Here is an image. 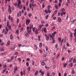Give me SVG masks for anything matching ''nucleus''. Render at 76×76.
Instances as JSON below:
<instances>
[{
    "mask_svg": "<svg viewBox=\"0 0 76 76\" xmlns=\"http://www.w3.org/2000/svg\"><path fill=\"white\" fill-rule=\"evenodd\" d=\"M18 0V4L17 5V7L18 8H19L20 9H21L22 8V4H21V1L20 0ZM21 4V5H20Z\"/></svg>",
    "mask_w": 76,
    "mask_h": 76,
    "instance_id": "nucleus-1",
    "label": "nucleus"
},
{
    "mask_svg": "<svg viewBox=\"0 0 76 76\" xmlns=\"http://www.w3.org/2000/svg\"><path fill=\"white\" fill-rule=\"evenodd\" d=\"M49 36L50 37V38H52V40H53L52 43H55V42L56 41V40L54 39V38L53 37V36L51 35V34H49Z\"/></svg>",
    "mask_w": 76,
    "mask_h": 76,
    "instance_id": "nucleus-2",
    "label": "nucleus"
},
{
    "mask_svg": "<svg viewBox=\"0 0 76 76\" xmlns=\"http://www.w3.org/2000/svg\"><path fill=\"white\" fill-rule=\"evenodd\" d=\"M27 31L28 34H30V33L31 32V29L29 28V27H27Z\"/></svg>",
    "mask_w": 76,
    "mask_h": 76,
    "instance_id": "nucleus-3",
    "label": "nucleus"
},
{
    "mask_svg": "<svg viewBox=\"0 0 76 76\" xmlns=\"http://www.w3.org/2000/svg\"><path fill=\"white\" fill-rule=\"evenodd\" d=\"M31 22V20L27 19L26 20V25H28Z\"/></svg>",
    "mask_w": 76,
    "mask_h": 76,
    "instance_id": "nucleus-4",
    "label": "nucleus"
},
{
    "mask_svg": "<svg viewBox=\"0 0 76 76\" xmlns=\"http://www.w3.org/2000/svg\"><path fill=\"white\" fill-rule=\"evenodd\" d=\"M32 7H36L37 6V4H34V1H33L32 3Z\"/></svg>",
    "mask_w": 76,
    "mask_h": 76,
    "instance_id": "nucleus-5",
    "label": "nucleus"
},
{
    "mask_svg": "<svg viewBox=\"0 0 76 76\" xmlns=\"http://www.w3.org/2000/svg\"><path fill=\"white\" fill-rule=\"evenodd\" d=\"M39 73H41V75L42 76L44 75V73L43 72V71H42V70L40 69L39 71Z\"/></svg>",
    "mask_w": 76,
    "mask_h": 76,
    "instance_id": "nucleus-6",
    "label": "nucleus"
},
{
    "mask_svg": "<svg viewBox=\"0 0 76 76\" xmlns=\"http://www.w3.org/2000/svg\"><path fill=\"white\" fill-rule=\"evenodd\" d=\"M58 21L59 22H61V19L59 17L58 18Z\"/></svg>",
    "mask_w": 76,
    "mask_h": 76,
    "instance_id": "nucleus-7",
    "label": "nucleus"
},
{
    "mask_svg": "<svg viewBox=\"0 0 76 76\" xmlns=\"http://www.w3.org/2000/svg\"><path fill=\"white\" fill-rule=\"evenodd\" d=\"M10 39H13V36L12 34L10 35Z\"/></svg>",
    "mask_w": 76,
    "mask_h": 76,
    "instance_id": "nucleus-8",
    "label": "nucleus"
},
{
    "mask_svg": "<svg viewBox=\"0 0 76 76\" xmlns=\"http://www.w3.org/2000/svg\"><path fill=\"white\" fill-rule=\"evenodd\" d=\"M44 31L45 33L47 32V28L46 27L44 28Z\"/></svg>",
    "mask_w": 76,
    "mask_h": 76,
    "instance_id": "nucleus-9",
    "label": "nucleus"
},
{
    "mask_svg": "<svg viewBox=\"0 0 76 76\" xmlns=\"http://www.w3.org/2000/svg\"><path fill=\"white\" fill-rule=\"evenodd\" d=\"M9 10L10 12H12V10H11V9H10V5H9Z\"/></svg>",
    "mask_w": 76,
    "mask_h": 76,
    "instance_id": "nucleus-10",
    "label": "nucleus"
},
{
    "mask_svg": "<svg viewBox=\"0 0 76 76\" xmlns=\"http://www.w3.org/2000/svg\"><path fill=\"white\" fill-rule=\"evenodd\" d=\"M44 26V25L42 24L41 25L39 26V28L40 29H41Z\"/></svg>",
    "mask_w": 76,
    "mask_h": 76,
    "instance_id": "nucleus-11",
    "label": "nucleus"
},
{
    "mask_svg": "<svg viewBox=\"0 0 76 76\" xmlns=\"http://www.w3.org/2000/svg\"><path fill=\"white\" fill-rule=\"evenodd\" d=\"M29 27L31 29L32 28H33V25H30Z\"/></svg>",
    "mask_w": 76,
    "mask_h": 76,
    "instance_id": "nucleus-12",
    "label": "nucleus"
},
{
    "mask_svg": "<svg viewBox=\"0 0 76 76\" xmlns=\"http://www.w3.org/2000/svg\"><path fill=\"white\" fill-rule=\"evenodd\" d=\"M4 48H1L0 49V50L1 51H4Z\"/></svg>",
    "mask_w": 76,
    "mask_h": 76,
    "instance_id": "nucleus-13",
    "label": "nucleus"
},
{
    "mask_svg": "<svg viewBox=\"0 0 76 76\" xmlns=\"http://www.w3.org/2000/svg\"><path fill=\"white\" fill-rule=\"evenodd\" d=\"M55 7L56 9H58V7L57 6V5L56 4L55 5Z\"/></svg>",
    "mask_w": 76,
    "mask_h": 76,
    "instance_id": "nucleus-14",
    "label": "nucleus"
},
{
    "mask_svg": "<svg viewBox=\"0 0 76 76\" xmlns=\"http://www.w3.org/2000/svg\"><path fill=\"white\" fill-rule=\"evenodd\" d=\"M34 47L35 48V49L37 50L38 48L37 46V45H34Z\"/></svg>",
    "mask_w": 76,
    "mask_h": 76,
    "instance_id": "nucleus-15",
    "label": "nucleus"
},
{
    "mask_svg": "<svg viewBox=\"0 0 76 76\" xmlns=\"http://www.w3.org/2000/svg\"><path fill=\"white\" fill-rule=\"evenodd\" d=\"M6 54H7V52H5V53H2V56H4V55H6Z\"/></svg>",
    "mask_w": 76,
    "mask_h": 76,
    "instance_id": "nucleus-16",
    "label": "nucleus"
},
{
    "mask_svg": "<svg viewBox=\"0 0 76 76\" xmlns=\"http://www.w3.org/2000/svg\"><path fill=\"white\" fill-rule=\"evenodd\" d=\"M72 74H75V71H74V69L72 68Z\"/></svg>",
    "mask_w": 76,
    "mask_h": 76,
    "instance_id": "nucleus-17",
    "label": "nucleus"
},
{
    "mask_svg": "<svg viewBox=\"0 0 76 76\" xmlns=\"http://www.w3.org/2000/svg\"><path fill=\"white\" fill-rule=\"evenodd\" d=\"M24 35L26 37H28V33H26Z\"/></svg>",
    "mask_w": 76,
    "mask_h": 76,
    "instance_id": "nucleus-18",
    "label": "nucleus"
},
{
    "mask_svg": "<svg viewBox=\"0 0 76 76\" xmlns=\"http://www.w3.org/2000/svg\"><path fill=\"white\" fill-rule=\"evenodd\" d=\"M10 26V25H9V22H7V27H8V26Z\"/></svg>",
    "mask_w": 76,
    "mask_h": 76,
    "instance_id": "nucleus-19",
    "label": "nucleus"
},
{
    "mask_svg": "<svg viewBox=\"0 0 76 76\" xmlns=\"http://www.w3.org/2000/svg\"><path fill=\"white\" fill-rule=\"evenodd\" d=\"M38 74V71H37L35 73V75H37Z\"/></svg>",
    "mask_w": 76,
    "mask_h": 76,
    "instance_id": "nucleus-20",
    "label": "nucleus"
},
{
    "mask_svg": "<svg viewBox=\"0 0 76 76\" xmlns=\"http://www.w3.org/2000/svg\"><path fill=\"white\" fill-rule=\"evenodd\" d=\"M6 69H4L2 72V73H4V72H6Z\"/></svg>",
    "mask_w": 76,
    "mask_h": 76,
    "instance_id": "nucleus-21",
    "label": "nucleus"
},
{
    "mask_svg": "<svg viewBox=\"0 0 76 76\" xmlns=\"http://www.w3.org/2000/svg\"><path fill=\"white\" fill-rule=\"evenodd\" d=\"M45 49L46 51H48V46H46L45 47Z\"/></svg>",
    "mask_w": 76,
    "mask_h": 76,
    "instance_id": "nucleus-22",
    "label": "nucleus"
},
{
    "mask_svg": "<svg viewBox=\"0 0 76 76\" xmlns=\"http://www.w3.org/2000/svg\"><path fill=\"white\" fill-rule=\"evenodd\" d=\"M14 69L15 71L18 70V67L15 66V67L14 68Z\"/></svg>",
    "mask_w": 76,
    "mask_h": 76,
    "instance_id": "nucleus-23",
    "label": "nucleus"
},
{
    "mask_svg": "<svg viewBox=\"0 0 76 76\" xmlns=\"http://www.w3.org/2000/svg\"><path fill=\"white\" fill-rule=\"evenodd\" d=\"M18 60L19 62H20L21 61V58H18Z\"/></svg>",
    "mask_w": 76,
    "mask_h": 76,
    "instance_id": "nucleus-24",
    "label": "nucleus"
},
{
    "mask_svg": "<svg viewBox=\"0 0 76 76\" xmlns=\"http://www.w3.org/2000/svg\"><path fill=\"white\" fill-rule=\"evenodd\" d=\"M38 37V38L39 39V41H41V37L39 35Z\"/></svg>",
    "mask_w": 76,
    "mask_h": 76,
    "instance_id": "nucleus-25",
    "label": "nucleus"
},
{
    "mask_svg": "<svg viewBox=\"0 0 76 76\" xmlns=\"http://www.w3.org/2000/svg\"><path fill=\"white\" fill-rule=\"evenodd\" d=\"M73 63H76V59L74 58L73 60Z\"/></svg>",
    "mask_w": 76,
    "mask_h": 76,
    "instance_id": "nucleus-26",
    "label": "nucleus"
},
{
    "mask_svg": "<svg viewBox=\"0 0 76 76\" xmlns=\"http://www.w3.org/2000/svg\"><path fill=\"white\" fill-rule=\"evenodd\" d=\"M67 65V63H65V64L64 65V67H66Z\"/></svg>",
    "mask_w": 76,
    "mask_h": 76,
    "instance_id": "nucleus-27",
    "label": "nucleus"
},
{
    "mask_svg": "<svg viewBox=\"0 0 76 76\" xmlns=\"http://www.w3.org/2000/svg\"><path fill=\"white\" fill-rule=\"evenodd\" d=\"M70 34V37L71 38H72V37H73V33H71Z\"/></svg>",
    "mask_w": 76,
    "mask_h": 76,
    "instance_id": "nucleus-28",
    "label": "nucleus"
},
{
    "mask_svg": "<svg viewBox=\"0 0 76 76\" xmlns=\"http://www.w3.org/2000/svg\"><path fill=\"white\" fill-rule=\"evenodd\" d=\"M75 20H72L71 21V23H74V22H75Z\"/></svg>",
    "mask_w": 76,
    "mask_h": 76,
    "instance_id": "nucleus-29",
    "label": "nucleus"
},
{
    "mask_svg": "<svg viewBox=\"0 0 76 76\" xmlns=\"http://www.w3.org/2000/svg\"><path fill=\"white\" fill-rule=\"evenodd\" d=\"M16 33H17V35H19V30H17L16 31Z\"/></svg>",
    "mask_w": 76,
    "mask_h": 76,
    "instance_id": "nucleus-30",
    "label": "nucleus"
},
{
    "mask_svg": "<svg viewBox=\"0 0 76 76\" xmlns=\"http://www.w3.org/2000/svg\"><path fill=\"white\" fill-rule=\"evenodd\" d=\"M57 10H56L54 12V15H56V14H57Z\"/></svg>",
    "mask_w": 76,
    "mask_h": 76,
    "instance_id": "nucleus-31",
    "label": "nucleus"
},
{
    "mask_svg": "<svg viewBox=\"0 0 76 76\" xmlns=\"http://www.w3.org/2000/svg\"><path fill=\"white\" fill-rule=\"evenodd\" d=\"M58 40L59 42H61V38L59 37L58 38Z\"/></svg>",
    "mask_w": 76,
    "mask_h": 76,
    "instance_id": "nucleus-32",
    "label": "nucleus"
},
{
    "mask_svg": "<svg viewBox=\"0 0 76 76\" xmlns=\"http://www.w3.org/2000/svg\"><path fill=\"white\" fill-rule=\"evenodd\" d=\"M46 39H47V41H48V40H49V37L48 36L46 37Z\"/></svg>",
    "mask_w": 76,
    "mask_h": 76,
    "instance_id": "nucleus-33",
    "label": "nucleus"
},
{
    "mask_svg": "<svg viewBox=\"0 0 76 76\" xmlns=\"http://www.w3.org/2000/svg\"><path fill=\"white\" fill-rule=\"evenodd\" d=\"M41 64L42 66H44V65H45V62H43Z\"/></svg>",
    "mask_w": 76,
    "mask_h": 76,
    "instance_id": "nucleus-34",
    "label": "nucleus"
},
{
    "mask_svg": "<svg viewBox=\"0 0 76 76\" xmlns=\"http://www.w3.org/2000/svg\"><path fill=\"white\" fill-rule=\"evenodd\" d=\"M14 58V57L13 56H12L11 57V61H12V60H13V59Z\"/></svg>",
    "mask_w": 76,
    "mask_h": 76,
    "instance_id": "nucleus-35",
    "label": "nucleus"
},
{
    "mask_svg": "<svg viewBox=\"0 0 76 76\" xmlns=\"http://www.w3.org/2000/svg\"><path fill=\"white\" fill-rule=\"evenodd\" d=\"M53 69H54L55 68H56V65H53Z\"/></svg>",
    "mask_w": 76,
    "mask_h": 76,
    "instance_id": "nucleus-36",
    "label": "nucleus"
},
{
    "mask_svg": "<svg viewBox=\"0 0 76 76\" xmlns=\"http://www.w3.org/2000/svg\"><path fill=\"white\" fill-rule=\"evenodd\" d=\"M42 43H40V47L41 48L42 47Z\"/></svg>",
    "mask_w": 76,
    "mask_h": 76,
    "instance_id": "nucleus-37",
    "label": "nucleus"
},
{
    "mask_svg": "<svg viewBox=\"0 0 76 76\" xmlns=\"http://www.w3.org/2000/svg\"><path fill=\"white\" fill-rule=\"evenodd\" d=\"M32 4H29V7H30V9H32Z\"/></svg>",
    "mask_w": 76,
    "mask_h": 76,
    "instance_id": "nucleus-38",
    "label": "nucleus"
},
{
    "mask_svg": "<svg viewBox=\"0 0 76 76\" xmlns=\"http://www.w3.org/2000/svg\"><path fill=\"white\" fill-rule=\"evenodd\" d=\"M29 3V1H27V2H26V6H28V4Z\"/></svg>",
    "mask_w": 76,
    "mask_h": 76,
    "instance_id": "nucleus-39",
    "label": "nucleus"
},
{
    "mask_svg": "<svg viewBox=\"0 0 76 76\" xmlns=\"http://www.w3.org/2000/svg\"><path fill=\"white\" fill-rule=\"evenodd\" d=\"M31 68V67L30 66L28 67V71H30V69Z\"/></svg>",
    "mask_w": 76,
    "mask_h": 76,
    "instance_id": "nucleus-40",
    "label": "nucleus"
},
{
    "mask_svg": "<svg viewBox=\"0 0 76 76\" xmlns=\"http://www.w3.org/2000/svg\"><path fill=\"white\" fill-rule=\"evenodd\" d=\"M14 4L15 7H16V6H18V4H17V3H14Z\"/></svg>",
    "mask_w": 76,
    "mask_h": 76,
    "instance_id": "nucleus-41",
    "label": "nucleus"
},
{
    "mask_svg": "<svg viewBox=\"0 0 76 76\" xmlns=\"http://www.w3.org/2000/svg\"><path fill=\"white\" fill-rule=\"evenodd\" d=\"M7 62H8L9 63H10V61H12L11 60H9V59H8L7 61Z\"/></svg>",
    "mask_w": 76,
    "mask_h": 76,
    "instance_id": "nucleus-42",
    "label": "nucleus"
},
{
    "mask_svg": "<svg viewBox=\"0 0 76 76\" xmlns=\"http://www.w3.org/2000/svg\"><path fill=\"white\" fill-rule=\"evenodd\" d=\"M8 27V28L9 29H11V26L10 25L7 27Z\"/></svg>",
    "mask_w": 76,
    "mask_h": 76,
    "instance_id": "nucleus-43",
    "label": "nucleus"
},
{
    "mask_svg": "<svg viewBox=\"0 0 76 76\" xmlns=\"http://www.w3.org/2000/svg\"><path fill=\"white\" fill-rule=\"evenodd\" d=\"M10 40H9L7 42V45H10Z\"/></svg>",
    "mask_w": 76,
    "mask_h": 76,
    "instance_id": "nucleus-44",
    "label": "nucleus"
},
{
    "mask_svg": "<svg viewBox=\"0 0 76 76\" xmlns=\"http://www.w3.org/2000/svg\"><path fill=\"white\" fill-rule=\"evenodd\" d=\"M10 20L11 22H12L13 21V19H12V18L11 17L10 19Z\"/></svg>",
    "mask_w": 76,
    "mask_h": 76,
    "instance_id": "nucleus-45",
    "label": "nucleus"
},
{
    "mask_svg": "<svg viewBox=\"0 0 76 76\" xmlns=\"http://www.w3.org/2000/svg\"><path fill=\"white\" fill-rule=\"evenodd\" d=\"M39 53H42V50H39Z\"/></svg>",
    "mask_w": 76,
    "mask_h": 76,
    "instance_id": "nucleus-46",
    "label": "nucleus"
},
{
    "mask_svg": "<svg viewBox=\"0 0 76 76\" xmlns=\"http://www.w3.org/2000/svg\"><path fill=\"white\" fill-rule=\"evenodd\" d=\"M65 12V9L64 8H63L62 9V12Z\"/></svg>",
    "mask_w": 76,
    "mask_h": 76,
    "instance_id": "nucleus-47",
    "label": "nucleus"
},
{
    "mask_svg": "<svg viewBox=\"0 0 76 76\" xmlns=\"http://www.w3.org/2000/svg\"><path fill=\"white\" fill-rule=\"evenodd\" d=\"M19 15L20 16H21V15H22V12L21 11H19Z\"/></svg>",
    "mask_w": 76,
    "mask_h": 76,
    "instance_id": "nucleus-48",
    "label": "nucleus"
},
{
    "mask_svg": "<svg viewBox=\"0 0 76 76\" xmlns=\"http://www.w3.org/2000/svg\"><path fill=\"white\" fill-rule=\"evenodd\" d=\"M23 28H21L20 29V32H22V31H23Z\"/></svg>",
    "mask_w": 76,
    "mask_h": 76,
    "instance_id": "nucleus-49",
    "label": "nucleus"
},
{
    "mask_svg": "<svg viewBox=\"0 0 76 76\" xmlns=\"http://www.w3.org/2000/svg\"><path fill=\"white\" fill-rule=\"evenodd\" d=\"M69 2H68L66 3V5L67 7H68V6H69Z\"/></svg>",
    "mask_w": 76,
    "mask_h": 76,
    "instance_id": "nucleus-50",
    "label": "nucleus"
},
{
    "mask_svg": "<svg viewBox=\"0 0 76 76\" xmlns=\"http://www.w3.org/2000/svg\"><path fill=\"white\" fill-rule=\"evenodd\" d=\"M48 11L47 10H45V12L46 13V14H47V13H48Z\"/></svg>",
    "mask_w": 76,
    "mask_h": 76,
    "instance_id": "nucleus-51",
    "label": "nucleus"
},
{
    "mask_svg": "<svg viewBox=\"0 0 76 76\" xmlns=\"http://www.w3.org/2000/svg\"><path fill=\"white\" fill-rule=\"evenodd\" d=\"M35 32L36 34H38V31H37V30H35Z\"/></svg>",
    "mask_w": 76,
    "mask_h": 76,
    "instance_id": "nucleus-52",
    "label": "nucleus"
},
{
    "mask_svg": "<svg viewBox=\"0 0 76 76\" xmlns=\"http://www.w3.org/2000/svg\"><path fill=\"white\" fill-rule=\"evenodd\" d=\"M42 24H43L44 23V21L43 20H42L41 22Z\"/></svg>",
    "mask_w": 76,
    "mask_h": 76,
    "instance_id": "nucleus-53",
    "label": "nucleus"
},
{
    "mask_svg": "<svg viewBox=\"0 0 76 76\" xmlns=\"http://www.w3.org/2000/svg\"><path fill=\"white\" fill-rule=\"evenodd\" d=\"M15 48H14V47H12L11 48V50H14Z\"/></svg>",
    "mask_w": 76,
    "mask_h": 76,
    "instance_id": "nucleus-54",
    "label": "nucleus"
},
{
    "mask_svg": "<svg viewBox=\"0 0 76 76\" xmlns=\"http://www.w3.org/2000/svg\"><path fill=\"white\" fill-rule=\"evenodd\" d=\"M26 64L27 66H29V63H28V62H27L26 63Z\"/></svg>",
    "mask_w": 76,
    "mask_h": 76,
    "instance_id": "nucleus-55",
    "label": "nucleus"
},
{
    "mask_svg": "<svg viewBox=\"0 0 76 76\" xmlns=\"http://www.w3.org/2000/svg\"><path fill=\"white\" fill-rule=\"evenodd\" d=\"M48 15H47L46 16V19H48Z\"/></svg>",
    "mask_w": 76,
    "mask_h": 76,
    "instance_id": "nucleus-56",
    "label": "nucleus"
},
{
    "mask_svg": "<svg viewBox=\"0 0 76 76\" xmlns=\"http://www.w3.org/2000/svg\"><path fill=\"white\" fill-rule=\"evenodd\" d=\"M19 19L18 18L17 19V23H19Z\"/></svg>",
    "mask_w": 76,
    "mask_h": 76,
    "instance_id": "nucleus-57",
    "label": "nucleus"
},
{
    "mask_svg": "<svg viewBox=\"0 0 76 76\" xmlns=\"http://www.w3.org/2000/svg\"><path fill=\"white\" fill-rule=\"evenodd\" d=\"M59 56H60V53H59L58 55V56H57V58H58V57H59Z\"/></svg>",
    "mask_w": 76,
    "mask_h": 76,
    "instance_id": "nucleus-58",
    "label": "nucleus"
},
{
    "mask_svg": "<svg viewBox=\"0 0 76 76\" xmlns=\"http://www.w3.org/2000/svg\"><path fill=\"white\" fill-rule=\"evenodd\" d=\"M23 73L24 75H26V72H25V71H23Z\"/></svg>",
    "mask_w": 76,
    "mask_h": 76,
    "instance_id": "nucleus-59",
    "label": "nucleus"
},
{
    "mask_svg": "<svg viewBox=\"0 0 76 76\" xmlns=\"http://www.w3.org/2000/svg\"><path fill=\"white\" fill-rule=\"evenodd\" d=\"M33 32H35V27H33Z\"/></svg>",
    "mask_w": 76,
    "mask_h": 76,
    "instance_id": "nucleus-60",
    "label": "nucleus"
},
{
    "mask_svg": "<svg viewBox=\"0 0 76 76\" xmlns=\"http://www.w3.org/2000/svg\"><path fill=\"white\" fill-rule=\"evenodd\" d=\"M0 45L2 46V45H4V43L3 42H2V43H1V44H0Z\"/></svg>",
    "mask_w": 76,
    "mask_h": 76,
    "instance_id": "nucleus-61",
    "label": "nucleus"
},
{
    "mask_svg": "<svg viewBox=\"0 0 76 76\" xmlns=\"http://www.w3.org/2000/svg\"><path fill=\"white\" fill-rule=\"evenodd\" d=\"M15 55H18V52H17L15 53Z\"/></svg>",
    "mask_w": 76,
    "mask_h": 76,
    "instance_id": "nucleus-62",
    "label": "nucleus"
},
{
    "mask_svg": "<svg viewBox=\"0 0 76 76\" xmlns=\"http://www.w3.org/2000/svg\"><path fill=\"white\" fill-rule=\"evenodd\" d=\"M27 61H29L30 60V58H27L26 59Z\"/></svg>",
    "mask_w": 76,
    "mask_h": 76,
    "instance_id": "nucleus-63",
    "label": "nucleus"
},
{
    "mask_svg": "<svg viewBox=\"0 0 76 76\" xmlns=\"http://www.w3.org/2000/svg\"><path fill=\"white\" fill-rule=\"evenodd\" d=\"M32 16V14H30L28 15V16L29 17H31Z\"/></svg>",
    "mask_w": 76,
    "mask_h": 76,
    "instance_id": "nucleus-64",
    "label": "nucleus"
}]
</instances>
